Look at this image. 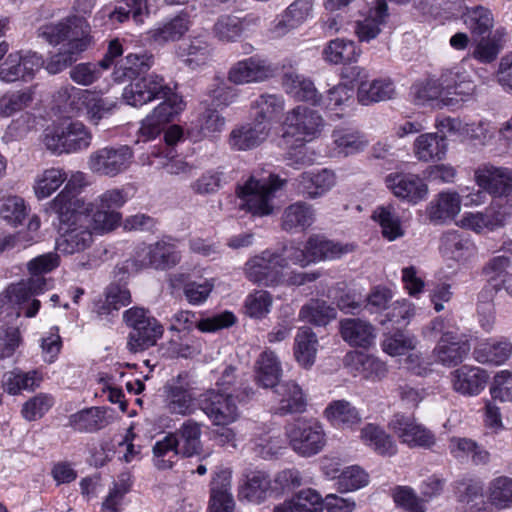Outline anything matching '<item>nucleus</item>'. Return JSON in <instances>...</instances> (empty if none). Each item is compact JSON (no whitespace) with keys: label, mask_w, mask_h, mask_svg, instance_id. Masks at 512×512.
Segmentation results:
<instances>
[{"label":"nucleus","mask_w":512,"mask_h":512,"mask_svg":"<svg viewBox=\"0 0 512 512\" xmlns=\"http://www.w3.org/2000/svg\"><path fill=\"white\" fill-rule=\"evenodd\" d=\"M39 36L50 45H60L58 52L46 62L49 74H57L76 62L90 45V26L84 17L69 16L57 23L44 25Z\"/></svg>","instance_id":"1"},{"label":"nucleus","mask_w":512,"mask_h":512,"mask_svg":"<svg viewBox=\"0 0 512 512\" xmlns=\"http://www.w3.org/2000/svg\"><path fill=\"white\" fill-rule=\"evenodd\" d=\"M283 185V181L274 174L257 178L251 175L248 180L237 188V196L241 200L240 207L254 216H267L274 210L275 192Z\"/></svg>","instance_id":"2"},{"label":"nucleus","mask_w":512,"mask_h":512,"mask_svg":"<svg viewBox=\"0 0 512 512\" xmlns=\"http://www.w3.org/2000/svg\"><path fill=\"white\" fill-rule=\"evenodd\" d=\"M122 98L126 104L133 107H142L156 100L171 102L176 99L179 104L184 103L182 97L177 94L166 82L162 75L150 73L127 85Z\"/></svg>","instance_id":"3"},{"label":"nucleus","mask_w":512,"mask_h":512,"mask_svg":"<svg viewBox=\"0 0 512 512\" xmlns=\"http://www.w3.org/2000/svg\"><path fill=\"white\" fill-rule=\"evenodd\" d=\"M93 135L89 128L80 121L47 128L43 142L48 150L56 154H72L87 150Z\"/></svg>","instance_id":"4"},{"label":"nucleus","mask_w":512,"mask_h":512,"mask_svg":"<svg viewBox=\"0 0 512 512\" xmlns=\"http://www.w3.org/2000/svg\"><path fill=\"white\" fill-rule=\"evenodd\" d=\"M291 449L301 457L319 454L327 443L323 424L317 419H298L285 427Z\"/></svg>","instance_id":"5"},{"label":"nucleus","mask_w":512,"mask_h":512,"mask_svg":"<svg viewBox=\"0 0 512 512\" xmlns=\"http://www.w3.org/2000/svg\"><path fill=\"white\" fill-rule=\"evenodd\" d=\"M287 261L277 250L266 249L251 257L244 266L245 276L251 282L266 287L284 284Z\"/></svg>","instance_id":"6"},{"label":"nucleus","mask_w":512,"mask_h":512,"mask_svg":"<svg viewBox=\"0 0 512 512\" xmlns=\"http://www.w3.org/2000/svg\"><path fill=\"white\" fill-rule=\"evenodd\" d=\"M59 220L60 235L56 239V250L64 255L80 253L87 249L93 236L89 228V217L85 211H71L68 219Z\"/></svg>","instance_id":"7"},{"label":"nucleus","mask_w":512,"mask_h":512,"mask_svg":"<svg viewBox=\"0 0 512 512\" xmlns=\"http://www.w3.org/2000/svg\"><path fill=\"white\" fill-rule=\"evenodd\" d=\"M123 319L127 326L132 328L128 341L131 351L137 352L152 347L163 335V326L144 308L132 307L126 310Z\"/></svg>","instance_id":"8"},{"label":"nucleus","mask_w":512,"mask_h":512,"mask_svg":"<svg viewBox=\"0 0 512 512\" xmlns=\"http://www.w3.org/2000/svg\"><path fill=\"white\" fill-rule=\"evenodd\" d=\"M133 158L128 145H108L89 154L87 168L95 175L113 178L127 171Z\"/></svg>","instance_id":"9"},{"label":"nucleus","mask_w":512,"mask_h":512,"mask_svg":"<svg viewBox=\"0 0 512 512\" xmlns=\"http://www.w3.org/2000/svg\"><path fill=\"white\" fill-rule=\"evenodd\" d=\"M197 397L187 380V375L179 374L163 386V407L168 414L186 417L198 409Z\"/></svg>","instance_id":"10"},{"label":"nucleus","mask_w":512,"mask_h":512,"mask_svg":"<svg viewBox=\"0 0 512 512\" xmlns=\"http://www.w3.org/2000/svg\"><path fill=\"white\" fill-rule=\"evenodd\" d=\"M284 135L297 142H310L317 138L324 127L322 116L306 106H297L286 114Z\"/></svg>","instance_id":"11"},{"label":"nucleus","mask_w":512,"mask_h":512,"mask_svg":"<svg viewBox=\"0 0 512 512\" xmlns=\"http://www.w3.org/2000/svg\"><path fill=\"white\" fill-rule=\"evenodd\" d=\"M235 398H240V395L211 389L201 394L199 407L214 425L226 426L239 417Z\"/></svg>","instance_id":"12"},{"label":"nucleus","mask_w":512,"mask_h":512,"mask_svg":"<svg viewBox=\"0 0 512 512\" xmlns=\"http://www.w3.org/2000/svg\"><path fill=\"white\" fill-rule=\"evenodd\" d=\"M63 190L51 200L47 205V210L56 214L61 219H68L71 211H86L84 200L76 197L74 193H79L83 188L89 185L88 175L82 171L72 172L65 181Z\"/></svg>","instance_id":"13"},{"label":"nucleus","mask_w":512,"mask_h":512,"mask_svg":"<svg viewBox=\"0 0 512 512\" xmlns=\"http://www.w3.org/2000/svg\"><path fill=\"white\" fill-rule=\"evenodd\" d=\"M134 261L139 268L153 267L164 270L175 266L180 261V254L174 244L160 240L137 247Z\"/></svg>","instance_id":"14"},{"label":"nucleus","mask_w":512,"mask_h":512,"mask_svg":"<svg viewBox=\"0 0 512 512\" xmlns=\"http://www.w3.org/2000/svg\"><path fill=\"white\" fill-rule=\"evenodd\" d=\"M44 64L40 55L36 52H14L10 53L5 61L0 64V81L12 83L18 80L33 78Z\"/></svg>","instance_id":"15"},{"label":"nucleus","mask_w":512,"mask_h":512,"mask_svg":"<svg viewBox=\"0 0 512 512\" xmlns=\"http://www.w3.org/2000/svg\"><path fill=\"white\" fill-rule=\"evenodd\" d=\"M509 215V208L493 202L483 211L464 213L458 225L477 234H485L503 227Z\"/></svg>","instance_id":"16"},{"label":"nucleus","mask_w":512,"mask_h":512,"mask_svg":"<svg viewBox=\"0 0 512 512\" xmlns=\"http://www.w3.org/2000/svg\"><path fill=\"white\" fill-rule=\"evenodd\" d=\"M46 284L44 277L29 278L26 281L10 285L6 289L4 298L12 306H20L26 317H34L40 308V301L33 299L29 303V300L32 296L42 293Z\"/></svg>","instance_id":"17"},{"label":"nucleus","mask_w":512,"mask_h":512,"mask_svg":"<svg viewBox=\"0 0 512 512\" xmlns=\"http://www.w3.org/2000/svg\"><path fill=\"white\" fill-rule=\"evenodd\" d=\"M274 71L266 59L255 55L233 64L228 72V80L236 85L258 83L272 77Z\"/></svg>","instance_id":"18"},{"label":"nucleus","mask_w":512,"mask_h":512,"mask_svg":"<svg viewBox=\"0 0 512 512\" xmlns=\"http://www.w3.org/2000/svg\"><path fill=\"white\" fill-rule=\"evenodd\" d=\"M170 322V330L173 331L190 330L196 326L202 332H215L232 326L236 322V317L232 312L225 311L196 322L195 313L182 310L173 314Z\"/></svg>","instance_id":"19"},{"label":"nucleus","mask_w":512,"mask_h":512,"mask_svg":"<svg viewBox=\"0 0 512 512\" xmlns=\"http://www.w3.org/2000/svg\"><path fill=\"white\" fill-rule=\"evenodd\" d=\"M185 104L174 99L171 102H160L149 114L142 119L139 135L145 140H153L161 134L165 126L170 123L183 109Z\"/></svg>","instance_id":"20"},{"label":"nucleus","mask_w":512,"mask_h":512,"mask_svg":"<svg viewBox=\"0 0 512 512\" xmlns=\"http://www.w3.org/2000/svg\"><path fill=\"white\" fill-rule=\"evenodd\" d=\"M176 57L184 65L196 69L206 65L213 57V46L206 33L191 36L175 49Z\"/></svg>","instance_id":"21"},{"label":"nucleus","mask_w":512,"mask_h":512,"mask_svg":"<svg viewBox=\"0 0 512 512\" xmlns=\"http://www.w3.org/2000/svg\"><path fill=\"white\" fill-rule=\"evenodd\" d=\"M439 249L451 268L466 263L475 253V246L470 238L456 230L443 234Z\"/></svg>","instance_id":"22"},{"label":"nucleus","mask_w":512,"mask_h":512,"mask_svg":"<svg viewBox=\"0 0 512 512\" xmlns=\"http://www.w3.org/2000/svg\"><path fill=\"white\" fill-rule=\"evenodd\" d=\"M389 425L402 442L410 447L430 448L435 444L434 435L411 417L395 415Z\"/></svg>","instance_id":"23"},{"label":"nucleus","mask_w":512,"mask_h":512,"mask_svg":"<svg viewBox=\"0 0 512 512\" xmlns=\"http://www.w3.org/2000/svg\"><path fill=\"white\" fill-rule=\"evenodd\" d=\"M314 6V0L293 1L271 28L273 36L282 37L313 18Z\"/></svg>","instance_id":"24"},{"label":"nucleus","mask_w":512,"mask_h":512,"mask_svg":"<svg viewBox=\"0 0 512 512\" xmlns=\"http://www.w3.org/2000/svg\"><path fill=\"white\" fill-rule=\"evenodd\" d=\"M475 179L479 187L493 196H507L512 192V170L508 168L484 165L476 170Z\"/></svg>","instance_id":"25"},{"label":"nucleus","mask_w":512,"mask_h":512,"mask_svg":"<svg viewBox=\"0 0 512 512\" xmlns=\"http://www.w3.org/2000/svg\"><path fill=\"white\" fill-rule=\"evenodd\" d=\"M386 186L396 197L414 204L423 200L428 193L426 183L415 174H391L386 178Z\"/></svg>","instance_id":"26"},{"label":"nucleus","mask_w":512,"mask_h":512,"mask_svg":"<svg viewBox=\"0 0 512 512\" xmlns=\"http://www.w3.org/2000/svg\"><path fill=\"white\" fill-rule=\"evenodd\" d=\"M277 396L275 411L279 415L303 413L307 406L306 395L302 388L292 380L279 383L274 388Z\"/></svg>","instance_id":"27"},{"label":"nucleus","mask_w":512,"mask_h":512,"mask_svg":"<svg viewBox=\"0 0 512 512\" xmlns=\"http://www.w3.org/2000/svg\"><path fill=\"white\" fill-rule=\"evenodd\" d=\"M453 389L467 396H476L484 390L487 372L476 366L463 365L451 373Z\"/></svg>","instance_id":"28"},{"label":"nucleus","mask_w":512,"mask_h":512,"mask_svg":"<svg viewBox=\"0 0 512 512\" xmlns=\"http://www.w3.org/2000/svg\"><path fill=\"white\" fill-rule=\"evenodd\" d=\"M335 183V174L331 170L322 169L302 173L296 179V189L299 194L315 199L330 191Z\"/></svg>","instance_id":"29"},{"label":"nucleus","mask_w":512,"mask_h":512,"mask_svg":"<svg viewBox=\"0 0 512 512\" xmlns=\"http://www.w3.org/2000/svg\"><path fill=\"white\" fill-rule=\"evenodd\" d=\"M79 94L81 97L77 99L80 100V107L76 115L84 116L93 125H98L102 119L109 117L117 106L115 100L103 98L89 90Z\"/></svg>","instance_id":"30"},{"label":"nucleus","mask_w":512,"mask_h":512,"mask_svg":"<svg viewBox=\"0 0 512 512\" xmlns=\"http://www.w3.org/2000/svg\"><path fill=\"white\" fill-rule=\"evenodd\" d=\"M468 343L453 332H446L433 350L436 361L444 366H456L467 356Z\"/></svg>","instance_id":"31"},{"label":"nucleus","mask_w":512,"mask_h":512,"mask_svg":"<svg viewBox=\"0 0 512 512\" xmlns=\"http://www.w3.org/2000/svg\"><path fill=\"white\" fill-rule=\"evenodd\" d=\"M154 65V56L142 51L129 53L115 65L112 73L113 80L118 83L137 78L146 73Z\"/></svg>","instance_id":"32"},{"label":"nucleus","mask_w":512,"mask_h":512,"mask_svg":"<svg viewBox=\"0 0 512 512\" xmlns=\"http://www.w3.org/2000/svg\"><path fill=\"white\" fill-rule=\"evenodd\" d=\"M230 489L231 471L219 470L211 481L210 512H233L235 504Z\"/></svg>","instance_id":"33"},{"label":"nucleus","mask_w":512,"mask_h":512,"mask_svg":"<svg viewBox=\"0 0 512 512\" xmlns=\"http://www.w3.org/2000/svg\"><path fill=\"white\" fill-rule=\"evenodd\" d=\"M307 249L312 262L334 260L348 254L355 249L352 243H341L327 239L321 235H312L307 240Z\"/></svg>","instance_id":"34"},{"label":"nucleus","mask_w":512,"mask_h":512,"mask_svg":"<svg viewBox=\"0 0 512 512\" xmlns=\"http://www.w3.org/2000/svg\"><path fill=\"white\" fill-rule=\"evenodd\" d=\"M284 108L285 102L282 96L263 94L253 102V121L270 132L272 124L278 120Z\"/></svg>","instance_id":"35"},{"label":"nucleus","mask_w":512,"mask_h":512,"mask_svg":"<svg viewBox=\"0 0 512 512\" xmlns=\"http://www.w3.org/2000/svg\"><path fill=\"white\" fill-rule=\"evenodd\" d=\"M282 85L285 92L295 100L309 102L314 106L321 105V95L310 78L290 72L283 76Z\"/></svg>","instance_id":"36"},{"label":"nucleus","mask_w":512,"mask_h":512,"mask_svg":"<svg viewBox=\"0 0 512 512\" xmlns=\"http://www.w3.org/2000/svg\"><path fill=\"white\" fill-rule=\"evenodd\" d=\"M458 7L461 20L472 36H484L492 31L494 15L489 8L482 5L464 6L462 0Z\"/></svg>","instance_id":"37"},{"label":"nucleus","mask_w":512,"mask_h":512,"mask_svg":"<svg viewBox=\"0 0 512 512\" xmlns=\"http://www.w3.org/2000/svg\"><path fill=\"white\" fill-rule=\"evenodd\" d=\"M461 210V196L457 192L439 193L427 206V216L434 223L453 220Z\"/></svg>","instance_id":"38"},{"label":"nucleus","mask_w":512,"mask_h":512,"mask_svg":"<svg viewBox=\"0 0 512 512\" xmlns=\"http://www.w3.org/2000/svg\"><path fill=\"white\" fill-rule=\"evenodd\" d=\"M360 47L350 39L330 40L322 50V58L333 65H345L357 62L361 55Z\"/></svg>","instance_id":"39"},{"label":"nucleus","mask_w":512,"mask_h":512,"mask_svg":"<svg viewBox=\"0 0 512 512\" xmlns=\"http://www.w3.org/2000/svg\"><path fill=\"white\" fill-rule=\"evenodd\" d=\"M282 365L271 350H264L255 362V381L263 388H274L282 377Z\"/></svg>","instance_id":"40"},{"label":"nucleus","mask_w":512,"mask_h":512,"mask_svg":"<svg viewBox=\"0 0 512 512\" xmlns=\"http://www.w3.org/2000/svg\"><path fill=\"white\" fill-rule=\"evenodd\" d=\"M189 15L180 13L175 17L158 24L148 34L151 40L159 45L179 40L190 28Z\"/></svg>","instance_id":"41"},{"label":"nucleus","mask_w":512,"mask_h":512,"mask_svg":"<svg viewBox=\"0 0 512 512\" xmlns=\"http://www.w3.org/2000/svg\"><path fill=\"white\" fill-rule=\"evenodd\" d=\"M269 131L255 121L233 129L229 136V144L235 150H249L260 145L268 136Z\"/></svg>","instance_id":"42"},{"label":"nucleus","mask_w":512,"mask_h":512,"mask_svg":"<svg viewBox=\"0 0 512 512\" xmlns=\"http://www.w3.org/2000/svg\"><path fill=\"white\" fill-rule=\"evenodd\" d=\"M473 355L479 363L502 365L512 355V343L506 338L486 341L474 349Z\"/></svg>","instance_id":"43"},{"label":"nucleus","mask_w":512,"mask_h":512,"mask_svg":"<svg viewBox=\"0 0 512 512\" xmlns=\"http://www.w3.org/2000/svg\"><path fill=\"white\" fill-rule=\"evenodd\" d=\"M443 85L446 88L445 98L451 101V105L458 101L454 96L459 97L460 100H465L472 96L476 89L474 82L460 68L445 70L443 72Z\"/></svg>","instance_id":"44"},{"label":"nucleus","mask_w":512,"mask_h":512,"mask_svg":"<svg viewBox=\"0 0 512 512\" xmlns=\"http://www.w3.org/2000/svg\"><path fill=\"white\" fill-rule=\"evenodd\" d=\"M272 492V481L263 471H255L247 475L239 487V498L248 502L260 503Z\"/></svg>","instance_id":"45"},{"label":"nucleus","mask_w":512,"mask_h":512,"mask_svg":"<svg viewBox=\"0 0 512 512\" xmlns=\"http://www.w3.org/2000/svg\"><path fill=\"white\" fill-rule=\"evenodd\" d=\"M335 155L349 156L363 151L368 140L357 129L338 127L332 132Z\"/></svg>","instance_id":"46"},{"label":"nucleus","mask_w":512,"mask_h":512,"mask_svg":"<svg viewBox=\"0 0 512 512\" xmlns=\"http://www.w3.org/2000/svg\"><path fill=\"white\" fill-rule=\"evenodd\" d=\"M342 338L353 346L368 347L375 340L373 326L361 319H344L340 322Z\"/></svg>","instance_id":"47"},{"label":"nucleus","mask_w":512,"mask_h":512,"mask_svg":"<svg viewBox=\"0 0 512 512\" xmlns=\"http://www.w3.org/2000/svg\"><path fill=\"white\" fill-rule=\"evenodd\" d=\"M153 464L158 470L171 469L182 452L175 434L168 433L157 440L152 448Z\"/></svg>","instance_id":"48"},{"label":"nucleus","mask_w":512,"mask_h":512,"mask_svg":"<svg viewBox=\"0 0 512 512\" xmlns=\"http://www.w3.org/2000/svg\"><path fill=\"white\" fill-rule=\"evenodd\" d=\"M364 20L357 21L354 32L360 42H370L381 32V24L384 20V0H374Z\"/></svg>","instance_id":"49"},{"label":"nucleus","mask_w":512,"mask_h":512,"mask_svg":"<svg viewBox=\"0 0 512 512\" xmlns=\"http://www.w3.org/2000/svg\"><path fill=\"white\" fill-rule=\"evenodd\" d=\"M446 151V136L438 133L421 134L414 142L415 155L421 161L441 160Z\"/></svg>","instance_id":"50"},{"label":"nucleus","mask_w":512,"mask_h":512,"mask_svg":"<svg viewBox=\"0 0 512 512\" xmlns=\"http://www.w3.org/2000/svg\"><path fill=\"white\" fill-rule=\"evenodd\" d=\"M324 413L328 421L339 428H353L361 422L358 410L347 400L331 402Z\"/></svg>","instance_id":"51"},{"label":"nucleus","mask_w":512,"mask_h":512,"mask_svg":"<svg viewBox=\"0 0 512 512\" xmlns=\"http://www.w3.org/2000/svg\"><path fill=\"white\" fill-rule=\"evenodd\" d=\"M318 340L316 334L308 327L298 330L295 337L294 355L297 362L305 367H311L316 359Z\"/></svg>","instance_id":"52"},{"label":"nucleus","mask_w":512,"mask_h":512,"mask_svg":"<svg viewBox=\"0 0 512 512\" xmlns=\"http://www.w3.org/2000/svg\"><path fill=\"white\" fill-rule=\"evenodd\" d=\"M273 512H322V497L313 489L301 490L291 500L276 506Z\"/></svg>","instance_id":"53"},{"label":"nucleus","mask_w":512,"mask_h":512,"mask_svg":"<svg viewBox=\"0 0 512 512\" xmlns=\"http://www.w3.org/2000/svg\"><path fill=\"white\" fill-rule=\"evenodd\" d=\"M170 434H175L183 456L198 454L201 448V424L193 419L185 420L181 426Z\"/></svg>","instance_id":"54"},{"label":"nucleus","mask_w":512,"mask_h":512,"mask_svg":"<svg viewBox=\"0 0 512 512\" xmlns=\"http://www.w3.org/2000/svg\"><path fill=\"white\" fill-rule=\"evenodd\" d=\"M449 451L454 458L460 461L471 458L476 465L486 464L490 458L488 451L482 449L475 441L468 438H451L449 441Z\"/></svg>","instance_id":"55"},{"label":"nucleus","mask_w":512,"mask_h":512,"mask_svg":"<svg viewBox=\"0 0 512 512\" xmlns=\"http://www.w3.org/2000/svg\"><path fill=\"white\" fill-rule=\"evenodd\" d=\"M67 180V173L61 168H48L37 175L34 193L39 200L46 199L56 192Z\"/></svg>","instance_id":"56"},{"label":"nucleus","mask_w":512,"mask_h":512,"mask_svg":"<svg viewBox=\"0 0 512 512\" xmlns=\"http://www.w3.org/2000/svg\"><path fill=\"white\" fill-rule=\"evenodd\" d=\"M345 365L354 373L363 378L377 376L381 370L382 363L373 355L361 351L349 352L345 356Z\"/></svg>","instance_id":"57"},{"label":"nucleus","mask_w":512,"mask_h":512,"mask_svg":"<svg viewBox=\"0 0 512 512\" xmlns=\"http://www.w3.org/2000/svg\"><path fill=\"white\" fill-rule=\"evenodd\" d=\"M312 207L304 202H296L288 206L282 216V227L286 231L305 229L313 223Z\"/></svg>","instance_id":"58"},{"label":"nucleus","mask_w":512,"mask_h":512,"mask_svg":"<svg viewBox=\"0 0 512 512\" xmlns=\"http://www.w3.org/2000/svg\"><path fill=\"white\" fill-rule=\"evenodd\" d=\"M79 432H94L106 425L105 413L99 407L83 409L69 416V424Z\"/></svg>","instance_id":"59"},{"label":"nucleus","mask_w":512,"mask_h":512,"mask_svg":"<svg viewBox=\"0 0 512 512\" xmlns=\"http://www.w3.org/2000/svg\"><path fill=\"white\" fill-rule=\"evenodd\" d=\"M40 381L41 378L35 370L29 372L14 370L4 374L2 386L8 394L17 395L24 390H33Z\"/></svg>","instance_id":"60"},{"label":"nucleus","mask_w":512,"mask_h":512,"mask_svg":"<svg viewBox=\"0 0 512 512\" xmlns=\"http://www.w3.org/2000/svg\"><path fill=\"white\" fill-rule=\"evenodd\" d=\"M336 315V309L322 300H311L299 312L301 320L317 326L327 325Z\"/></svg>","instance_id":"61"},{"label":"nucleus","mask_w":512,"mask_h":512,"mask_svg":"<svg viewBox=\"0 0 512 512\" xmlns=\"http://www.w3.org/2000/svg\"><path fill=\"white\" fill-rule=\"evenodd\" d=\"M131 302V293L128 288L119 284H111L105 292V300L98 307L100 316L110 315Z\"/></svg>","instance_id":"62"},{"label":"nucleus","mask_w":512,"mask_h":512,"mask_svg":"<svg viewBox=\"0 0 512 512\" xmlns=\"http://www.w3.org/2000/svg\"><path fill=\"white\" fill-rule=\"evenodd\" d=\"M244 31L243 20L234 15L220 16L213 26L214 36L223 43L237 41Z\"/></svg>","instance_id":"63"},{"label":"nucleus","mask_w":512,"mask_h":512,"mask_svg":"<svg viewBox=\"0 0 512 512\" xmlns=\"http://www.w3.org/2000/svg\"><path fill=\"white\" fill-rule=\"evenodd\" d=\"M488 500L497 509H505L512 505V479L497 477L490 482Z\"/></svg>","instance_id":"64"}]
</instances>
